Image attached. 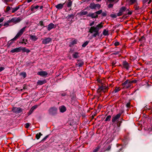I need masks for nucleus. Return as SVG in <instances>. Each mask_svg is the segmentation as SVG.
Returning <instances> with one entry per match:
<instances>
[{
    "label": "nucleus",
    "instance_id": "63",
    "mask_svg": "<svg viewBox=\"0 0 152 152\" xmlns=\"http://www.w3.org/2000/svg\"><path fill=\"white\" fill-rule=\"evenodd\" d=\"M23 43L25 45L26 44V43L25 42H24Z\"/></svg>",
    "mask_w": 152,
    "mask_h": 152
},
{
    "label": "nucleus",
    "instance_id": "42",
    "mask_svg": "<svg viewBox=\"0 0 152 152\" xmlns=\"http://www.w3.org/2000/svg\"><path fill=\"white\" fill-rule=\"evenodd\" d=\"M110 16L111 17L113 18H115L116 17V15L115 14H112Z\"/></svg>",
    "mask_w": 152,
    "mask_h": 152
},
{
    "label": "nucleus",
    "instance_id": "57",
    "mask_svg": "<svg viewBox=\"0 0 152 152\" xmlns=\"http://www.w3.org/2000/svg\"><path fill=\"white\" fill-rule=\"evenodd\" d=\"M32 0H27V2L28 3H29L31 2Z\"/></svg>",
    "mask_w": 152,
    "mask_h": 152
},
{
    "label": "nucleus",
    "instance_id": "30",
    "mask_svg": "<svg viewBox=\"0 0 152 152\" xmlns=\"http://www.w3.org/2000/svg\"><path fill=\"white\" fill-rule=\"evenodd\" d=\"M72 4V1H69L68 2L67 4V7H70Z\"/></svg>",
    "mask_w": 152,
    "mask_h": 152
},
{
    "label": "nucleus",
    "instance_id": "28",
    "mask_svg": "<svg viewBox=\"0 0 152 152\" xmlns=\"http://www.w3.org/2000/svg\"><path fill=\"white\" fill-rule=\"evenodd\" d=\"M20 75H22L24 78L26 77V73L25 72H22L20 74Z\"/></svg>",
    "mask_w": 152,
    "mask_h": 152
},
{
    "label": "nucleus",
    "instance_id": "56",
    "mask_svg": "<svg viewBox=\"0 0 152 152\" xmlns=\"http://www.w3.org/2000/svg\"><path fill=\"white\" fill-rule=\"evenodd\" d=\"M152 1L151 0H149L148 2V4H150Z\"/></svg>",
    "mask_w": 152,
    "mask_h": 152
},
{
    "label": "nucleus",
    "instance_id": "31",
    "mask_svg": "<svg viewBox=\"0 0 152 152\" xmlns=\"http://www.w3.org/2000/svg\"><path fill=\"white\" fill-rule=\"evenodd\" d=\"M120 90H121V89H120V87H116L114 91L115 93H116V92L120 91Z\"/></svg>",
    "mask_w": 152,
    "mask_h": 152
},
{
    "label": "nucleus",
    "instance_id": "29",
    "mask_svg": "<svg viewBox=\"0 0 152 152\" xmlns=\"http://www.w3.org/2000/svg\"><path fill=\"white\" fill-rule=\"evenodd\" d=\"M131 4H132L137 2V0H129Z\"/></svg>",
    "mask_w": 152,
    "mask_h": 152
},
{
    "label": "nucleus",
    "instance_id": "55",
    "mask_svg": "<svg viewBox=\"0 0 152 152\" xmlns=\"http://www.w3.org/2000/svg\"><path fill=\"white\" fill-rule=\"evenodd\" d=\"M4 20V18H0V23H1Z\"/></svg>",
    "mask_w": 152,
    "mask_h": 152
},
{
    "label": "nucleus",
    "instance_id": "23",
    "mask_svg": "<svg viewBox=\"0 0 152 152\" xmlns=\"http://www.w3.org/2000/svg\"><path fill=\"white\" fill-rule=\"evenodd\" d=\"M39 7V6L38 5H37L36 6H34L33 5H32L31 6V11H34V9H37Z\"/></svg>",
    "mask_w": 152,
    "mask_h": 152
},
{
    "label": "nucleus",
    "instance_id": "3",
    "mask_svg": "<svg viewBox=\"0 0 152 152\" xmlns=\"http://www.w3.org/2000/svg\"><path fill=\"white\" fill-rule=\"evenodd\" d=\"M133 82V81H130L127 80L123 83L122 85L124 86V87H125L126 88H129L131 86V84Z\"/></svg>",
    "mask_w": 152,
    "mask_h": 152
},
{
    "label": "nucleus",
    "instance_id": "17",
    "mask_svg": "<svg viewBox=\"0 0 152 152\" xmlns=\"http://www.w3.org/2000/svg\"><path fill=\"white\" fill-rule=\"evenodd\" d=\"M89 16L91 17L92 18H96L98 17V15H96V12L89 14Z\"/></svg>",
    "mask_w": 152,
    "mask_h": 152
},
{
    "label": "nucleus",
    "instance_id": "49",
    "mask_svg": "<svg viewBox=\"0 0 152 152\" xmlns=\"http://www.w3.org/2000/svg\"><path fill=\"white\" fill-rule=\"evenodd\" d=\"M102 15L103 16H105L106 15V13L105 12L102 13Z\"/></svg>",
    "mask_w": 152,
    "mask_h": 152
},
{
    "label": "nucleus",
    "instance_id": "13",
    "mask_svg": "<svg viewBox=\"0 0 152 152\" xmlns=\"http://www.w3.org/2000/svg\"><path fill=\"white\" fill-rule=\"evenodd\" d=\"M123 65L124 67L127 69H128L129 67V65L128 62L126 61H124L123 62Z\"/></svg>",
    "mask_w": 152,
    "mask_h": 152
},
{
    "label": "nucleus",
    "instance_id": "16",
    "mask_svg": "<svg viewBox=\"0 0 152 152\" xmlns=\"http://www.w3.org/2000/svg\"><path fill=\"white\" fill-rule=\"evenodd\" d=\"M46 82V81L45 80H39L37 82V85H41L45 83Z\"/></svg>",
    "mask_w": 152,
    "mask_h": 152
},
{
    "label": "nucleus",
    "instance_id": "5",
    "mask_svg": "<svg viewBox=\"0 0 152 152\" xmlns=\"http://www.w3.org/2000/svg\"><path fill=\"white\" fill-rule=\"evenodd\" d=\"M21 20V19L19 18H13L11 20H8V22L9 23H16L20 22Z\"/></svg>",
    "mask_w": 152,
    "mask_h": 152
},
{
    "label": "nucleus",
    "instance_id": "48",
    "mask_svg": "<svg viewBox=\"0 0 152 152\" xmlns=\"http://www.w3.org/2000/svg\"><path fill=\"white\" fill-rule=\"evenodd\" d=\"M134 7L135 8V10H137L138 9V7L137 6V4H135Z\"/></svg>",
    "mask_w": 152,
    "mask_h": 152
},
{
    "label": "nucleus",
    "instance_id": "33",
    "mask_svg": "<svg viewBox=\"0 0 152 152\" xmlns=\"http://www.w3.org/2000/svg\"><path fill=\"white\" fill-rule=\"evenodd\" d=\"M88 44V42L86 41L82 45L83 47H85Z\"/></svg>",
    "mask_w": 152,
    "mask_h": 152
},
{
    "label": "nucleus",
    "instance_id": "1",
    "mask_svg": "<svg viewBox=\"0 0 152 152\" xmlns=\"http://www.w3.org/2000/svg\"><path fill=\"white\" fill-rule=\"evenodd\" d=\"M103 23L102 22L97 25L96 26H91L90 28L89 32L91 33H94L93 34L94 37H96L99 34V30L103 26Z\"/></svg>",
    "mask_w": 152,
    "mask_h": 152
},
{
    "label": "nucleus",
    "instance_id": "35",
    "mask_svg": "<svg viewBox=\"0 0 152 152\" xmlns=\"http://www.w3.org/2000/svg\"><path fill=\"white\" fill-rule=\"evenodd\" d=\"M102 10H100L96 12V15H98L102 13Z\"/></svg>",
    "mask_w": 152,
    "mask_h": 152
},
{
    "label": "nucleus",
    "instance_id": "51",
    "mask_svg": "<svg viewBox=\"0 0 152 152\" xmlns=\"http://www.w3.org/2000/svg\"><path fill=\"white\" fill-rule=\"evenodd\" d=\"M113 6V4H110L108 5V7L109 8H111Z\"/></svg>",
    "mask_w": 152,
    "mask_h": 152
},
{
    "label": "nucleus",
    "instance_id": "38",
    "mask_svg": "<svg viewBox=\"0 0 152 152\" xmlns=\"http://www.w3.org/2000/svg\"><path fill=\"white\" fill-rule=\"evenodd\" d=\"M123 12L120 10L119 12L118 13L117 15L118 16H120L122 15Z\"/></svg>",
    "mask_w": 152,
    "mask_h": 152
},
{
    "label": "nucleus",
    "instance_id": "27",
    "mask_svg": "<svg viewBox=\"0 0 152 152\" xmlns=\"http://www.w3.org/2000/svg\"><path fill=\"white\" fill-rule=\"evenodd\" d=\"M88 12L86 11H82L80 12V15H86L87 14Z\"/></svg>",
    "mask_w": 152,
    "mask_h": 152
},
{
    "label": "nucleus",
    "instance_id": "64",
    "mask_svg": "<svg viewBox=\"0 0 152 152\" xmlns=\"http://www.w3.org/2000/svg\"><path fill=\"white\" fill-rule=\"evenodd\" d=\"M114 65H115V64H114L113 63L112 64V66H114Z\"/></svg>",
    "mask_w": 152,
    "mask_h": 152
},
{
    "label": "nucleus",
    "instance_id": "12",
    "mask_svg": "<svg viewBox=\"0 0 152 152\" xmlns=\"http://www.w3.org/2000/svg\"><path fill=\"white\" fill-rule=\"evenodd\" d=\"M99 4H95L94 3H92L90 4L89 6V7L91 9H95L98 6H99Z\"/></svg>",
    "mask_w": 152,
    "mask_h": 152
},
{
    "label": "nucleus",
    "instance_id": "54",
    "mask_svg": "<svg viewBox=\"0 0 152 152\" xmlns=\"http://www.w3.org/2000/svg\"><path fill=\"white\" fill-rule=\"evenodd\" d=\"M126 106L127 107H129L130 106V103L129 102L127 103L126 104Z\"/></svg>",
    "mask_w": 152,
    "mask_h": 152
},
{
    "label": "nucleus",
    "instance_id": "36",
    "mask_svg": "<svg viewBox=\"0 0 152 152\" xmlns=\"http://www.w3.org/2000/svg\"><path fill=\"white\" fill-rule=\"evenodd\" d=\"M119 0H108V1L110 2H114L116 3Z\"/></svg>",
    "mask_w": 152,
    "mask_h": 152
},
{
    "label": "nucleus",
    "instance_id": "21",
    "mask_svg": "<svg viewBox=\"0 0 152 152\" xmlns=\"http://www.w3.org/2000/svg\"><path fill=\"white\" fill-rule=\"evenodd\" d=\"M20 8L19 6L16 7H15L12 8V13H14L17 10H18Z\"/></svg>",
    "mask_w": 152,
    "mask_h": 152
},
{
    "label": "nucleus",
    "instance_id": "18",
    "mask_svg": "<svg viewBox=\"0 0 152 152\" xmlns=\"http://www.w3.org/2000/svg\"><path fill=\"white\" fill-rule=\"evenodd\" d=\"M30 38L32 40L34 41H36L38 39V38L37 37V36L35 35H30Z\"/></svg>",
    "mask_w": 152,
    "mask_h": 152
},
{
    "label": "nucleus",
    "instance_id": "44",
    "mask_svg": "<svg viewBox=\"0 0 152 152\" xmlns=\"http://www.w3.org/2000/svg\"><path fill=\"white\" fill-rule=\"evenodd\" d=\"M149 0H142V3L143 4H145V3L148 1Z\"/></svg>",
    "mask_w": 152,
    "mask_h": 152
},
{
    "label": "nucleus",
    "instance_id": "52",
    "mask_svg": "<svg viewBox=\"0 0 152 152\" xmlns=\"http://www.w3.org/2000/svg\"><path fill=\"white\" fill-rule=\"evenodd\" d=\"M34 110L31 108L29 111L30 114L32 113Z\"/></svg>",
    "mask_w": 152,
    "mask_h": 152
},
{
    "label": "nucleus",
    "instance_id": "45",
    "mask_svg": "<svg viewBox=\"0 0 152 152\" xmlns=\"http://www.w3.org/2000/svg\"><path fill=\"white\" fill-rule=\"evenodd\" d=\"M9 23L8 22V21L7 22H6V23H4V26H8V25H9Z\"/></svg>",
    "mask_w": 152,
    "mask_h": 152
},
{
    "label": "nucleus",
    "instance_id": "32",
    "mask_svg": "<svg viewBox=\"0 0 152 152\" xmlns=\"http://www.w3.org/2000/svg\"><path fill=\"white\" fill-rule=\"evenodd\" d=\"M126 10V8L125 7H122L120 10L121 12H124Z\"/></svg>",
    "mask_w": 152,
    "mask_h": 152
},
{
    "label": "nucleus",
    "instance_id": "41",
    "mask_svg": "<svg viewBox=\"0 0 152 152\" xmlns=\"http://www.w3.org/2000/svg\"><path fill=\"white\" fill-rule=\"evenodd\" d=\"M119 45V42H115L114 43V45L115 46H118Z\"/></svg>",
    "mask_w": 152,
    "mask_h": 152
},
{
    "label": "nucleus",
    "instance_id": "25",
    "mask_svg": "<svg viewBox=\"0 0 152 152\" xmlns=\"http://www.w3.org/2000/svg\"><path fill=\"white\" fill-rule=\"evenodd\" d=\"M111 116L110 115H109L107 116L106 118L105 121H110L111 118Z\"/></svg>",
    "mask_w": 152,
    "mask_h": 152
},
{
    "label": "nucleus",
    "instance_id": "53",
    "mask_svg": "<svg viewBox=\"0 0 152 152\" xmlns=\"http://www.w3.org/2000/svg\"><path fill=\"white\" fill-rule=\"evenodd\" d=\"M48 137V135L46 136L42 140V141L45 140Z\"/></svg>",
    "mask_w": 152,
    "mask_h": 152
},
{
    "label": "nucleus",
    "instance_id": "46",
    "mask_svg": "<svg viewBox=\"0 0 152 152\" xmlns=\"http://www.w3.org/2000/svg\"><path fill=\"white\" fill-rule=\"evenodd\" d=\"M10 10V7L8 6L6 8V11H9Z\"/></svg>",
    "mask_w": 152,
    "mask_h": 152
},
{
    "label": "nucleus",
    "instance_id": "9",
    "mask_svg": "<svg viewBox=\"0 0 152 152\" xmlns=\"http://www.w3.org/2000/svg\"><path fill=\"white\" fill-rule=\"evenodd\" d=\"M12 111L16 113H19L22 112V110L20 107H15L12 109Z\"/></svg>",
    "mask_w": 152,
    "mask_h": 152
},
{
    "label": "nucleus",
    "instance_id": "43",
    "mask_svg": "<svg viewBox=\"0 0 152 152\" xmlns=\"http://www.w3.org/2000/svg\"><path fill=\"white\" fill-rule=\"evenodd\" d=\"M99 148V147L97 148L96 149H94L93 151V152H97L98 151Z\"/></svg>",
    "mask_w": 152,
    "mask_h": 152
},
{
    "label": "nucleus",
    "instance_id": "59",
    "mask_svg": "<svg viewBox=\"0 0 152 152\" xmlns=\"http://www.w3.org/2000/svg\"><path fill=\"white\" fill-rule=\"evenodd\" d=\"M24 39H23V41L21 42V43L23 44L24 43Z\"/></svg>",
    "mask_w": 152,
    "mask_h": 152
},
{
    "label": "nucleus",
    "instance_id": "34",
    "mask_svg": "<svg viewBox=\"0 0 152 152\" xmlns=\"http://www.w3.org/2000/svg\"><path fill=\"white\" fill-rule=\"evenodd\" d=\"M39 24L41 26H44V25L43 21L42 20L40 21Z\"/></svg>",
    "mask_w": 152,
    "mask_h": 152
},
{
    "label": "nucleus",
    "instance_id": "60",
    "mask_svg": "<svg viewBox=\"0 0 152 152\" xmlns=\"http://www.w3.org/2000/svg\"><path fill=\"white\" fill-rule=\"evenodd\" d=\"M132 13V12H128V14L129 15H131Z\"/></svg>",
    "mask_w": 152,
    "mask_h": 152
},
{
    "label": "nucleus",
    "instance_id": "2",
    "mask_svg": "<svg viewBox=\"0 0 152 152\" xmlns=\"http://www.w3.org/2000/svg\"><path fill=\"white\" fill-rule=\"evenodd\" d=\"M26 28V27H24L21 29L20 31L18 33L15 37L12 40H15L19 37H20L23 34V32L25 31Z\"/></svg>",
    "mask_w": 152,
    "mask_h": 152
},
{
    "label": "nucleus",
    "instance_id": "14",
    "mask_svg": "<svg viewBox=\"0 0 152 152\" xmlns=\"http://www.w3.org/2000/svg\"><path fill=\"white\" fill-rule=\"evenodd\" d=\"M21 51L23 52H26L28 53L30 52V50L26 48L25 47H21Z\"/></svg>",
    "mask_w": 152,
    "mask_h": 152
},
{
    "label": "nucleus",
    "instance_id": "11",
    "mask_svg": "<svg viewBox=\"0 0 152 152\" xmlns=\"http://www.w3.org/2000/svg\"><path fill=\"white\" fill-rule=\"evenodd\" d=\"M55 25L52 23H51L48 25L47 29L48 31H50L51 29L55 28Z\"/></svg>",
    "mask_w": 152,
    "mask_h": 152
},
{
    "label": "nucleus",
    "instance_id": "50",
    "mask_svg": "<svg viewBox=\"0 0 152 152\" xmlns=\"http://www.w3.org/2000/svg\"><path fill=\"white\" fill-rule=\"evenodd\" d=\"M94 24V22L93 21L92 22L90 23L89 26H93Z\"/></svg>",
    "mask_w": 152,
    "mask_h": 152
},
{
    "label": "nucleus",
    "instance_id": "7",
    "mask_svg": "<svg viewBox=\"0 0 152 152\" xmlns=\"http://www.w3.org/2000/svg\"><path fill=\"white\" fill-rule=\"evenodd\" d=\"M52 41V39L49 37L45 38L42 41V43L44 44H47Z\"/></svg>",
    "mask_w": 152,
    "mask_h": 152
},
{
    "label": "nucleus",
    "instance_id": "26",
    "mask_svg": "<svg viewBox=\"0 0 152 152\" xmlns=\"http://www.w3.org/2000/svg\"><path fill=\"white\" fill-rule=\"evenodd\" d=\"M103 34L104 35L106 36L108 35V31L104 29L103 32Z\"/></svg>",
    "mask_w": 152,
    "mask_h": 152
},
{
    "label": "nucleus",
    "instance_id": "40",
    "mask_svg": "<svg viewBox=\"0 0 152 152\" xmlns=\"http://www.w3.org/2000/svg\"><path fill=\"white\" fill-rule=\"evenodd\" d=\"M111 148V146L110 145H109L108 146L107 148L106 149L105 151H109Z\"/></svg>",
    "mask_w": 152,
    "mask_h": 152
},
{
    "label": "nucleus",
    "instance_id": "61",
    "mask_svg": "<svg viewBox=\"0 0 152 152\" xmlns=\"http://www.w3.org/2000/svg\"><path fill=\"white\" fill-rule=\"evenodd\" d=\"M79 64V66H81L82 65V64Z\"/></svg>",
    "mask_w": 152,
    "mask_h": 152
},
{
    "label": "nucleus",
    "instance_id": "19",
    "mask_svg": "<svg viewBox=\"0 0 152 152\" xmlns=\"http://www.w3.org/2000/svg\"><path fill=\"white\" fill-rule=\"evenodd\" d=\"M64 4H59L56 6V7L58 9H62L63 7Z\"/></svg>",
    "mask_w": 152,
    "mask_h": 152
},
{
    "label": "nucleus",
    "instance_id": "8",
    "mask_svg": "<svg viewBox=\"0 0 152 152\" xmlns=\"http://www.w3.org/2000/svg\"><path fill=\"white\" fill-rule=\"evenodd\" d=\"M21 51V47L18 48H16L14 49H12L11 50L10 52L12 53H18L20 52Z\"/></svg>",
    "mask_w": 152,
    "mask_h": 152
},
{
    "label": "nucleus",
    "instance_id": "58",
    "mask_svg": "<svg viewBox=\"0 0 152 152\" xmlns=\"http://www.w3.org/2000/svg\"><path fill=\"white\" fill-rule=\"evenodd\" d=\"M43 8V6H40V9H42Z\"/></svg>",
    "mask_w": 152,
    "mask_h": 152
},
{
    "label": "nucleus",
    "instance_id": "22",
    "mask_svg": "<svg viewBox=\"0 0 152 152\" xmlns=\"http://www.w3.org/2000/svg\"><path fill=\"white\" fill-rule=\"evenodd\" d=\"M72 57L74 58H77L79 56V53L77 52H75L72 55Z\"/></svg>",
    "mask_w": 152,
    "mask_h": 152
},
{
    "label": "nucleus",
    "instance_id": "10",
    "mask_svg": "<svg viewBox=\"0 0 152 152\" xmlns=\"http://www.w3.org/2000/svg\"><path fill=\"white\" fill-rule=\"evenodd\" d=\"M37 74L38 75L43 77L47 75L48 74L46 71H43L38 72Z\"/></svg>",
    "mask_w": 152,
    "mask_h": 152
},
{
    "label": "nucleus",
    "instance_id": "62",
    "mask_svg": "<svg viewBox=\"0 0 152 152\" xmlns=\"http://www.w3.org/2000/svg\"><path fill=\"white\" fill-rule=\"evenodd\" d=\"M2 26V24H0V28H1V26Z\"/></svg>",
    "mask_w": 152,
    "mask_h": 152
},
{
    "label": "nucleus",
    "instance_id": "37",
    "mask_svg": "<svg viewBox=\"0 0 152 152\" xmlns=\"http://www.w3.org/2000/svg\"><path fill=\"white\" fill-rule=\"evenodd\" d=\"M25 127L26 128H28L30 126V124L29 123H27L25 124Z\"/></svg>",
    "mask_w": 152,
    "mask_h": 152
},
{
    "label": "nucleus",
    "instance_id": "15",
    "mask_svg": "<svg viewBox=\"0 0 152 152\" xmlns=\"http://www.w3.org/2000/svg\"><path fill=\"white\" fill-rule=\"evenodd\" d=\"M59 109L60 112L61 113H64L66 110V108L64 106H62L59 107Z\"/></svg>",
    "mask_w": 152,
    "mask_h": 152
},
{
    "label": "nucleus",
    "instance_id": "24",
    "mask_svg": "<svg viewBox=\"0 0 152 152\" xmlns=\"http://www.w3.org/2000/svg\"><path fill=\"white\" fill-rule=\"evenodd\" d=\"M42 134L41 132H39V133H37L36 135V138L37 139H39L41 135H42Z\"/></svg>",
    "mask_w": 152,
    "mask_h": 152
},
{
    "label": "nucleus",
    "instance_id": "4",
    "mask_svg": "<svg viewBox=\"0 0 152 152\" xmlns=\"http://www.w3.org/2000/svg\"><path fill=\"white\" fill-rule=\"evenodd\" d=\"M57 109L56 107L50 108L49 110V113L51 115H54L57 113Z\"/></svg>",
    "mask_w": 152,
    "mask_h": 152
},
{
    "label": "nucleus",
    "instance_id": "39",
    "mask_svg": "<svg viewBox=\"0 0 152 152\" xmlns=\"http://www.w3.org/2000/svg\"><path fill=\"white\" fill-rule=\"evenodd\" d=\"M38 107V106L37 105H35L33 106L31 108H32L33 110H34L36 109Z\"/></svg>",
    "mask_w": 152,
    "mask_h": 152
},
{
    "label": "nucleus",
    "instance_id": "6",
    "mask_svg": "<svg viewBox=\"0 0 152 152\" xmlns=\"http://www.w3.org/2000/svg\"><path fill=\"white\" fill-rule=\"evenodd\" d=\"M121 116V114L119 113L115 116H113L112 120V122L114 123L115 121H117V120L120 118Z\"/></svg>",
    "mask_w": 152,
    "mask_h": 152
},
{
    "label": "nucleus",
    "instance_id": "47",
    "mask_svg": "<svg viewBox=\"0 0 152 152\" xmlns=\"http://www.w3.org/2000/svg\"><path fill=\"white\" fill-rule=\"evenodd\" d=\"M4 69V68L3 67H0V72L2 71Z\"/></svg>",
    "mask_w": 152,
    "mask_h": 152
},
{
    "label": "nucleus",
    "instance_id": "20",
    "mask_svg": "<svg viewBox=\"0 0 152 152\" xmlns=\"http://www.w3.org/2000/svg\"><path fill=\"white\" fill-rule=\"evenodd\" d=\"M77 40L76 39H75L74 40H73V41H72L70 43L69 46L70 47H72V45L76 44L77 43Z\"/></svg>",
    "mask_w": 152,
    "mask_h": 152
}]
</instances>
